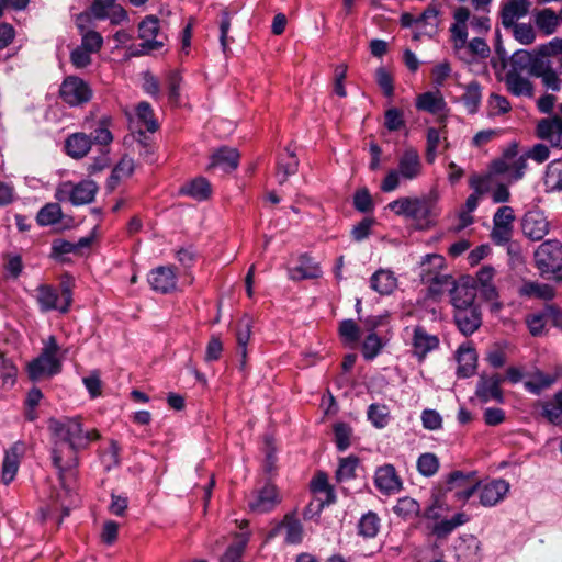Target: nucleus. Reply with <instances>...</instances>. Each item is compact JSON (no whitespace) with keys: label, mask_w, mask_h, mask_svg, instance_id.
Instances as JSON below:
<instances>
[{"label":"nucleus","mask_w":562,"mask_h":562,"mask_svg":"<svg viewBox=\"0 0 562 562\" xmlns=\"http://www.w3.org/2000/svg\"><path fill=\"white\" fill-rule=\"evenodd\" d=\"M529 0H507L501 9L502 25L505 29L513 26L516 21L528 14Z\"/></svg>","instance_id":"4be33fe9"},{"label":"nucleus","mask_w":562,"mask_h":562,"mask_svg":"<svg viewBox=\"0 0 562 562\" xmlns=\"http://www.w3.org/2000/svg\"><path fill=\"white\" fill-rule=\"evenodd\" d=\"M351 427L346 423H337L334 426L335 442L339 451H345L350 447Z\"/></svg>","instance_id":"6e6d98bb"},{"label":"nucleus","mask_w":562,"mask_h":562,"mask_svg":"<svg viewBox=\"0 0 562 562\" xmlns=\"http://www.w3.org/2000/svg\"><path fill=\"white\" fill-rule=\"evenodd\" d=\"M375 80L382 89L385 97L391 98L394 94V82L392 76L384 67H380L375 71Z\"/></svg>","instance_id":"0e129e2a"},{"label":"nucleus","mask_w":562,"mask_h":562,"mask_svg":"<svg viewBox=\"0 0 562 562\" xmlns=\"http://www.w3.org/2000/svg\"><path fill=\"white\" fill-rule=\"evenodd\" d=\"M80 47H83L91 53H98L102 48L103 37L99 32L93 30H86L83 32H80Z\"/></svg>","instance_id":"603ef678"},{"label":"nucleus","mask_w":562,"mask_h":562,"mask_svg":"<svg viewBox=\"0 0 562 562\" xmlns=\"http://www.w3.org/2000/svg\"><path fill=\"white\" fill-rule=\"evenodd\" d=\"M461 100L469 114H475L479 111L482 100V88L481 85L473 80L465 86V91L461 97Z\"/></svg>","instance_id":"c9c22d12"},{"label":"nucleus","mask_w":562,"mask_h":562,"mask_svg":"<svg viewBox=\"0 0 562 562\" xmlns=\"http://www.w3.org/2000/svg\"><path fill=\"white\" fill-rule=\"evenodd\" d=\"M368 419L376 428H384L389 423V408L386 405L371 404L368 407Z\"/></svg>","instance_id":"09e8293b"},{"label":"nucleus","mask_w":562,"mask_h":562,"mask_svg":"<svg viewBox=\"0 0 562 562\" xmlns=\"http://www.w3.org/2000/svg\"><path fill=\"white\" fill-rule=\"evenodd\" d=\"M549 221L539 209H532L525 213L521 228L526 237L531 240H541L549 233Z\"/></svg>","instance_id":"ddd939ff"},{"label":"nucleus","mask_w":562,"mask_h":562,"mask_svg":"<svg viewBox=\"0 0 562 562\" xmlns=\"http://www.w3.org/2000/svg\"><path fill=\"white\" fill-rule=\"evenodd\" d=\"M440 10L437 4H429L417 18L418 27L424 30L428 37L437 35L440 25Z\"/></svg>","instance_id":"c756f323"},{"label":"nucleus","mask_w":562,"mask_h":562,"mask_svg":"<svg viewBox=\"0 0 562 562\" xmlns=\"http://www.w3.org/2000/svg\"><path fill=\"white\" fill-rule=\"evenodd\" d=\"M211 160L210 167H218L229 172L238 167L239 154L235 148L222 147L212 155Z\"/></svg>","instance_id":"c85d7f7f"},{"label":"nucleus","mask_w":562,"mask_h":562,"mask_svg":"<svg viewBox=\"0 0 562 562\" xmlns=\"http://www.w3.org/2000/svg\"><path fill=\"white\" fill-rule=\"evenodd\" d=\"M151 289L158 293L167 294L177 288V274L171 266H160L153 269L148 276Z\"/></svg>","instance_id":"dca6fc26"},{"label":"nucleus","mask_w":562,"mask_h":562,"mask_svg":"<svg viewBox=\"0 0 562 562\" xmlns=\"http://www.w3.org/2000/svg\"><path fill=\"white\" fill-rule=\"evenodd\" d=\"M456 359L458 362L457 375L459 378H470L475 373L477 366V353L470 342L459 346L456 353Z\"/></svg>","instance_id":"aec40b11"},{"label":"nucleus","mask_w":562,"mask_h":562,"mask_svg":"<svg viewBox=\"0 0 562 562\" xmlns=\"http://www.w3.org/2000/svg\"><path fill=\"white\" fill-rule=\"evenodd\" d=\"M283 529H285V541L288 543L299 544L302 542L304 536L303 526L294 513L283 516Z\"/></svg>","instance_id":"e433bc0d"},{"label":"nucleus","mask_w":562,"mask_h":562,"mask_svg":"<svg viewBox=\"0 0 562 562\" xmlns=\"http://www.w3.org/2000/svg\"><path fill=\"white\" fill-rule=\"evenodd\" d=\"M560 376V372L549 374L541 370H536L530 374V379L524 382V386L528 392L539 395L542 391L551 387Z\"/></svg>","instance_id":"bb28decb"},{"label":"nucleus","mask_w":562,"mask_h":562,"mask_svg":"<svg viewBox=\"0 0 562 562\" xmlns=\"http://www.w3.org/2000/svg\"><path fill=\"white\" fill-rule=\"evenodd\" d=\"M514 38L521 45H530L536 40V33L529 23H515L510 26Z\"/></svg>","instance_id":"8fccbe9b"},{"label":"nucleus","mask_w":562,"mask_h":562,"mask_svg":"<svg viewBox=\"0 0 562 562\" xmlns=\"http://www.w3.org/2000/svg\"><path fill=\"white\" fill-rule=\"evenodd\" d=\"M535 261L541 276L560 272L562 270V243L557 239L543 241L535 251Z\"/></svg>","instance_id":"0eeeda50"},{"label":"nucleus","mask_w":562,"mask_h":562,"mask_svg":"<svg viewBox=\"0 0 562 562\" xmlns=\"http://www.w3.org/2000/svg\"><path fill=\"white\" fill-rule=\"evenodd\" d=\"M60 98L70 106H79L88 103L92 98V89L88 82L76 76L64 79L60 89Z\"/></svg>","instance_id":"1a4fd4ad"},{"label":"nucleus","mask_w":562,"mask_h":562,"mask_svg":"<svg viewBox=\"0 0 562 562\" xmlns=\"http://www.w3.org/2000/svg\"><path fill=\"white\" fill-rule=\"evenodd\" d=\"M159 19L155 15H146L138 24V36L143 42L138 45L134 52H131L132 56H140L149 54L153 50L160 49L165 43L159 37L160 29Z\"/></svg>","instance_id":"6e6552de"},{"label":"nucleus","mask_w":562,"mask_h":562,"mask_svg":"<svg viewBox=\"0 0 562 562\" xmlns=\"http://www.w3.org/2000/svg\"><path fill=\"white\" fill-rule=\"evenodd\" d=\"M393 512L405 520H412L419 516L420 505L416 499L405 496L397 499Z\"/></svg>","instance_id":"a19ab883"},{"label":"nucleus","mask_w":562,"mask_h":562,"mask_svg":"<svg viewBox=\"0 0 562 562\" xmlns=\"http://www.w3.org/2000/svg\"><path fill=\"white\" fill-rule=\"evenodd\" d=\"M515 221L514 210L510 206L504 205L497 209L496 213L493 216V225L494 226H506L513 228V223Z\"/></svg>","instance_id":"774afa93"},{"label":"nucleus","mask_w":562,"mask_h":562,"mask_svg":"<svg viewBox=\"0 0 562 562\" xmlns=\"http://www.w3.org/2000/svg\"><path fill=\"white\" fill-rule=\"evenodd\" d=\"M468 521V516L464 513H457L450 519H442L435 524L432 528V533L438 539H443L448 535H450L456 528L465 524Z\"/></svg>","instance_id":"58836bf2"},{"label":"nucleus","mask_w":562,"mask_h":562,"mask_svg":"<svg viewBox=\"0 0 562 562\" xmlns=\"http://www.w3.org/2000/svg\"><path fill=\"white\" fill-rule=\"evenodd\" d=\"M263 451L266 453L263 471L267 474V479L262 487L248 502L250 510L257 514L268 513L278 504V486L274 482L278 476V457L272 436H265Z\"/></svg>","instance_id":"f03ea898"},{"label":"nucleus","mask_w":562,"mask_h":562,"mask_svg":"<svg viewBox=\"0 0 562 562\" xmlns=\"http://www.w3.org/2000/svg\"><path fill=\"white\" fill-rule=\"evenodd\" d=\"M61 371V362L58 358H52L40 353L27 364V374L32 381L43 376H53Z\"/></svg>","instance_id":"f3484780"},{"label":"nucleus","mask_w":562,"mask_h":562,"mask_svg":"<svg viewBox=\"0 0 562 562\" xmlns=\"http://www.w3.org/2000/svg\"><path fill=\"white\" fill-rule=\"evenodd\" d=\"M541 416L554 426L562 425V390L558 391L551 401L541 404Z\"/></svg>","instance_id":"f704fd0d"},{"label":"nucleus","mask_w":562,"mask_h":562,"mask_svg":"<svg viewBox=\"0 0 562 562\" xmlns=\"http://www.w3.org/2000/svg\"><path fill=\"white\" fill-rule=\"evenodd\" d=\"M453 321L463 336L473 335L482 325L481 306L474 305L462 310L453 311Z\"/></svg>","instance_id":"4468645a"},{"label":"nucleus","mask_w":562,"mask_h":562,"mask_svg":"<svg viewBox=\"0 0 562 562\" xmlns=\"http://www.w3.org/2000/svg\"><path fill=\"white\" fill-rule=\"evenodd\" d=\"M505 85L507 90L516 97H528L531 98L533 95V85L532 82L522 77L518 71L509 70L505 76Z\"/></svg>","instance_id":"cd10ccee"},{"label":"nucleus","mask_w":562,"mask_h":562,"mask_svg":"<svg viewBox=\"0 0 562 562\" xmlns=\"http://www.w3.org/2000/svg\"><path fill=\"white\" fill-rule=\"evenodd\" d=\"M92 139L85 133H74L65 140V150L75 159L83 158L91 149Z\"/></svg>","instance_id":"393cba45"},{"label":"nucleus","mask_w":562,"mask_h":562,"mask_svg":"<svg viewBox=\"0 0 562 562\" xmlns=\"http://www.w3.org/2000/svg\"><path fill=\"white\" fill-rule=\"evenodd\" d=\"M509 488V483L504 479L492 480L485 484L480 483V504L484 507H493L497 505L508 494Z\"/></svg>","instance_id":"2eb2a0df"},{"label":"nucleus","mask_w":562,"mask_h":562,"mask_svg":"<svg viewBox=\"0 0 562 562\" xmlns=\"http://www.w3.org/2000/svg\"><path fill=\"white\" fill-rule=\"evenodd\" d=\"M381 519L376 513L369 510L358 521V533L363 538H374L380 531Z\"/></svg>","instance_id":"4c0bfd02"},{"label":"nucleus","mask_w":562,"mask_h":562,"mask_svg":"<svg viewBox=\"0 0 562 562\" xmlns=\"http://www.w3.org/2000/svg\"><path fill=\"white\" fill-rule=\"evenodd\" d=\"M447 106V103L439 91L437 92H425L418 95L416 100V108L422 111H426L431 114H438L442 112Z\"/></svg>","instance_id":"72a5a7b5"},{"label":"nucleus","mask_w":562,"mask_h":562,"mask_svg":"<svg viewBox=\"0 0 562 562\" xmlns=\"http://www.w3.org/2000/svg\"><path fill=\"white\" fill-rule=\"evenodd\" d=\"M535 53L526 49H518L512 56V66L515 71L528 70Z\"/></svg>","instance_id":"338daca9"},{"label":"nucleus","mask_w":562,"mask_h":562,"mask_svg":"<svg viewBox=\"0 0 562 562\" xmlns=\"http://www.w3.org/2000/svg\"><path fill=\"white\" fill-rule=\"evenodd\" d=\"M98 189L93 180H82L76 184L66 181L59 184L55 198L60 202L69 201L75 206L85 205L94 200Z\"/></svg>","instance_id":"423d86ee"},{"label":"nucleus","mask_w":562,"mask_h":562,"mask_svg":"<svg viewBox=\"0 0 562 562\" xmlns=\"http://www.w3.org/2000/svg\"><path fill=\"white\" fill-rule=\"evenodd\" d=\"M52 432V460L57 469L58 479L64 488L67 482L75 479L79 464L78 452L86 449L89 443L99 438L97 430L82 429L78 417L65 420L52 419L49 422Z\"/></svg>","instance_id":"f257e3e1"},{"label":"nucleus","mask_w":562,"mask_h":562,"mask_svg":"<svg viewBox=\"0 0 562 562\" xmlns=\"http://www.w3.org/2000/svg\"><path fill=\"white\" fill-rule=\"evenodd\" d=\"M536 26L544 34H553L559 26V15L552 9H543L535 15Z\"/></svg>","instance_id":"ea45409f"},{"label":"nucleus","mask_w":562,"mask_h":562,"mask_svg":"<svg viewBox=\"0 0 562 562\" xmlns=\"http://www.w3.org/2000/svg\"><path fill=\"white\" fill-rule=\"evenodd\" d=\"M359 465V458L356 456H349L342 458L339 461L338 469L336 471V480L338 482H345L356 476V469Z\"/></svg>","instance_id":"c03bdc74"},{"label":"nucleus","mask_w":562,"mask_h":562,"mask_svg":"<svg viewBox=\"0 0 562 562\" xmlns=\"http://www.w3.org/2000/svg\"><path fill=\"white\" fill-rule=\"evenodd\" d=\"M449 294L453 311L479 305L476 281L469 276L454 280Z\"/></svg>","instance_id":"9d476101"},{"label":"nucleus","mask_w":562,"mask_h":562,"mask_svg":"<svg viewBox=\"0 0 562 562\" xmlns=\"http://www.w3.org/2000/svg\"><path fill=\"white\" fill-rule=\"evenodd\" d=\"M548 49H544V46L540 50V53L533 55L531 64L527 70V72L533 77L539 78L541 75H544V72L551 68L550 61L546 59V54Z\"/></svg>","instance_id":"864d4df0"},{"label":"nucleus","mask_w":562,"mask_h":562,"mask_svg":"<svg viewBox=\"0 0 562 562\" xmlns=\"http://www.w3.org/2000/svg\"><path fill=\"white\" fill-rule=\"evenodd\" d=\"M375 220L372 217L362 218L357 225L351 229V237L355 241H362L367 239L371 234V228L374 225Z\"/></svg>","instance_id":"e2e57ef3"},{"label":"nucleus","mask_w":562,"mask_h":562,"mask_svg":"<svg viewBox=\"0 0 562 562\" xmlns=\"http://www.w3.org/2000/svg\"><path fill=\"white\" fill-rule=\"evenodd\" d=\"M405 180L416 179L422 173V161L415 148H407L398 159L396 170Z\"/></svg>","instance_id":"5701e85b"},{"label":"nucleus","mask_w":562,"mask_h":562,"mask_svg":"<svg viewBox=\"0 0 562 562\" xmlns=\"http://www.w3.org/2000/svg\"><path fill=\"white\" fill-rule=\"evenodd\" d=\"M180 194L190 196L196 201H204L211 195V184L203 178L198 177L180 188Z\"/></svg>","instance_id":"473e14b6"},{"label":"nucleus","mask_w":562,"mask_h":562,"mask_svg":"<svg viewBox=\"0 0 562 562\" xmlns=\"http://www.w3.org/2000/svg\"><path fill=\"white\" fill-rule=\"evenodd\" d=\"M340 337L348 344H355L360 338V327L353 319H344L338 328Z\"/></svg>","instance_id":"5fc2aeb1"},{"label":"nucleus","mask_w":562,"mask_h":562,"mask_svg":"<svg viewBox=\"0 0 562 562\" xmlns=\"http://www.w3.org/2000/svg\"><path fill=\"white\" fill-rule=\"evenodd\" d=\"M353 206L358 212L368 213L373 210V202L371 194L367 188L356 191L353 195Z\"/></svg>","instance_id":"052dcab7"},{"label":"nucleus","mask_w":562,"mask_h":562,"mask_svg":"<svg viewBox=\"0 0 562 562\" xmlns=\"http://www.w3.org/2000/svg\"><path fill=\"white\" fill-rule=\"evenodd\" d=\"M384 126L390 132H395L405 126L403 112L397 108H391L385 111Z\"/></svg>","instance_id":"bf43d9fd"},{"label":"nucleus","mask_w":562,"mask_h":562,"mask_svg":"<svg viewBox=\"0 0 562 562\" xmlns=\"http://www.w3.org/2000/svg\"><path fill=\"white\" fill-rule=\"evenodd\" d=\"M134 160L128 156H124L115 165L111 172V179L120 181L124 177H130L134 171Z\"/></svg>","instance_id":"680f3d73"},{"label":"nucleus","mask_w":562,"mask_h":562,"mask_svg":"<svg viewBox=\"0 0 562 562\" xmlns=\"http://www.w3.org/2000/svg\"><path fill=\"white\" fill-rule=\"evenodd\" d=\"M456 550L458 558L462 559L464 562H477L481 558V543L477 538L472 535L460 538Z\"/></svg>","instance_id":"7c9ffc66"},{"label":"nucleus","mask_w":562,"mask_h":562,"mask_svg":"<svg viewBox=\"0 0 562 562\" xmlns=\"http://www.w3.org/2000/svg\"><path fill=\"white\" fill-rule=\"evenodd\" d=\"M382 339L375 334L370 333L362 342V356L366 360H373L383 349Z\"/></svg>","instance_id":"de8ad7c7"},{"label":"nucleus","mask_w":562,"mask_h":562,"mask_svg":"<svg viewBox=\"0 0 562 562\" xmlns=\"http://www.w3.org/2000/svg\"><path fill=\"white\" fill-rule=\"evenodd\" d=\"M503 381L504 378L498 373H482L477 380L475 395L482 403H487L491 401L503 403L504 394L501 389Z\"/></svg>","instance_id":"9b49d317"},{"label":"nucleus","mask_w":562,"mask_h":562,"mask_svg":"<svg viewBox=\"0 0 562 562\" xmlns=\"http://www.w3.org/2000/svg\"><path fill=\"white\" fill-rule=\"evenodd\" d=\"M519 292L524 296L542 300H552L554 296V290L551 285L533 281L525 282Z\"/></svg>","instance_id":"79ce46f5"},{"label":"nucleus","mask_w":562,"mask_h":562,"mask_svg":"<svg viewBox=\"0 0 562 562\" xmlns=\"http://www.w3.org/2000/svg\"><path fill=\"white\" fill-rule=\"evenodd\" d=\"M370 284L381 295H389L396 289L397 279L392 271L380 269L372 274Z\"/></svg>","instance_id":"2f4dec72"},{"label":"nucleus","mask_w":562,"mask_h":562,"mask_svg":"<svg viewBox=\"0 0 562 562\" xmlns=\"http://www.w3.org/2000/svg\"><path fill=\"white\" fill-rule=\"evenodd\" d=\"M537 135L541 139L550 142L553 147H562V119L553 116L543 119L537 125Z\"/></svg>","instance_id":"412c9836"},{"label":"nucleus","mask_w":562,"mask_h":562,"mask_svg":"<svg viewBox=\"0 0 562 562\" xmlns=\"http://www.w3.org/2000/svg\"><path fill=\"white\" fill-rule=\"evenodd\" d=\"M61 217L60 205L58 203H47L37 212L36 222L40 226H49L59 223Z\"/></svg>","instance_id":"37998d69"},{"label":"nucleus","mask_w":562,"mask_h":562,"mask_svg":"<svg viewBox=\"0 0 562 562\" xmlns=\"http://www.w3.org/2000/svg\"><path fill=\"white\" fill-rule=\"evenodd\" d=\"M36 301L41 312L59 311L61 301L59 300L58 291L48 284H40L36 288Z\"/></svg>","instance_id":"a878e982"},{"label":"nucleus","mask_w":562,"mask_h":562,"mask_svg":"<svg viewBox=\"0 0 562 562\" xmlns=\"http://www.w3.org/2000/svg\"><path fill=\"white\" fill-rule=\"evenodd\" d=\"M445 258L437 254H428L420 262V280L428 285V296L440 297L446 291L450 292L454 279L450 274L441 273Z\"/></svg>","instance_id":"20e7f679"},{"label":"nucleus","mask_w":562,"mask_h":562,"mask_svg":"<svg viewBox=\"0 0 562 562\" xmlns=\"http://www.w3.org/2000/svg\"><path fill=\"white\" fill-rule=\"evenodd\" d=\"M111 123L110 116H103L99 126L91 133L92 143H97L103 146H108L113 140V135L109 130V125Z\"/></svg>","instance_id":"3c124183"},{"label":"nucleus","mask_w":562,"mask_h":562,"mask_svg":"<svg viewBox=\"0 0 562 562\" xmlns=\"http://www.w3.org/2000/svg\"><path fill=\"white\" fill-rule=\"evenodd\" d=\"M311 488L313 492H324L326 493L325 502L327 505L333 504L336 499L334 491L331 486L328 484L327 475L323 472L318 473L311 482Z\"/></svg>","instance_id":"4d7b16f0"},{"label":"nucleus","mask_w":562,"mask_h":562,"mask_svg":"<svg viewBox=\"0 0 562 562\" xmlns=\"http://www.w3.org/2000/svg\"><path fill=\"white\" fill-rule=\"evenodd\" d=\"M374 484L381 493L386 495L400 492L403 486L402 480L392 464H384L376 469Z\"/></svg>","instance_id":"6ab92c4d"},{"label":"nucleus","mask_w":562,"mask_h":562,"mask_svg":"<svg viewBox=\"0 0 562 562\" xmlns=\"http://www.w3.org/2000/svg\"><path fill=\"white\" fill-rule=\"evenodd\" d=\"M417 470L423 476L430 477L439 470V459L434 453H423L417 459Z\"/></svg>","instance_id":"49530a36"},{"label":"nucleus","mask_w":562,"mask_h":562,"mask_svg":"<svg viewBox=\"0 0 562 562\" xmlns=\"http://www.w3.org/2000/svg\"><path fill=\"white\" fill-rule=\"evenodd\" d=\"M136 115L138 121L145 126L149 133H155L159 128L157 120L154 117V112L148 102H140L136 108Z\"/></svg>","instance_id":"a18cd8bd"},{"label":"nucleus","mask_w":562,"mask_h":562,"mask_svg":"<svg viewBox=\"0 0 562 562\" xmlns=\"http://www.w3.org/2000/svg\"><path fill=\"white\" fill-rule=\"evenodd\" d=\"M440 340L437 335L429 334L422 325H417L412 334V355L423 362L428 353L439 348Z\"/></svg>","instance_id":"f8f14e48"},{"label":"nucleus","mask_w":562,"mask_h":562,"mask_svg":"<svg viewBox=\"0 0 562 562\" xmlns=\"http://www.w3.org/2000/svg\"><path fill=\"white\" fill-rule=\"evenodd\" d=\"M23 454L24 443L22 441L14 442L5 450L1 472V481L3 484L9 485L15 479Z\"/></svg>","instance_id":"a211bd4d"},{"label":"nucleus","mask_w":562,"mask_h":562,"mask_svg":"<svg viewBox=\"0 0 562 562\" xmlns=\"http://www.w3.org/2000/svg\"><path fill=\"white\" fill-rule=\"evenodd\" d=\"M76 252L74 243L65 239H56L52 244V257L60 262H65L64 255Z\"/></svg>","instance_id":"69168bd1"},{"label":"nucleus","mask_w":562,"mask_h":562,"mask_svg":"<svg viewBox=\"0 0 562 562\" xmlns=\"http://www.w3.org/2000/svg\"><path fill=\"white\" fill-rule=\"evenodd\" d=\"M387 209L398 216L414 220L420 228H428L435 225L436 218L440 215L436 196L400 198L387 204Z\"/></svg>","instance_id":"7ed1b4c3"},{"label":"nucleus","mask_w":562,"mask_h":562,"mask_svg":"<svg viewBox=\"0 0 562 562\" xmlns=\"http://www.w3.org/2000/svg\"><path fill=\"white\" fill-rule=\"evenodd\" d=\"M181 82H182V77L179 71L171 70L168 74V77H167L168 98H169V101L173 104L179 103Z\"/></svg>","instance_id":"13d9d810"},{"label":"nucleus","mask_w":562,"mask_h":562,"mask_svg":"<svg viewBox=\"0 0 562 562\" xmlns=\"http://www.w3.org/2000/svg\"><path fill=\"white\" fill-rule=\"evenodd\" d=\"M527 168L525 156L518 155V145L509 144L502 153V156L491 162L490 170L493 175L504 176L508 182L520 180Z\"/></svg>","instance_id":"39448f33"},{"label":"nucleus","mask_w":562,"mask_h":562,"mask_svg":"<svg viewBox=\"0 0 562 562\" xmlns=\"http://www.w3.org/2000/svg\"><path fill=\"white\" fill-rule=\"evenodd\" d=\"M321 267L307 255H301L297 263L289 268V278L294 281L304 279H316L321 277Z\"/></svg>","instance_id":"b1692460"}]
</instances>
